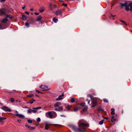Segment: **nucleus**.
Returning a JSON list of instances; mask_svg holds the SVG:
<instances>
[{
    "label": "nucleus",
    "instance_id": "7ed1b4c3",
    "mask_svg": "<svg viewBox=\"0 0 132 132\" xmlns=\"http://www.w3.org/2000/svg\"><path fill=\"white\" fill-rule=\"evenodd\" d=\"M126 10L127 12L129 10L132 11V3H128L127 6L126 8Z\"/></svg>",
    "mask_w": 132,
    "mask_h": 132
},
{
    "label": "nucleus",
    "instance_id": "423d86ee",
    "mask_svg": "<svg viewBox=\"0 0 132 132\" xmlns=\"http://www.w3.org/2000/svg\"><path fill=\"white\" fill-rule=\"evenodd\" d=\"M119 4L120 5V6L121 8H122L124 7H125V9L127 7L128 3L125 2V3L123 4L121 3H119Z\"/></svg>",
    "mask_w": 132,
    "mask_h": 132
},
{
    "label": "nucleus",
    "instance_id": "5701e85b",
    "mask_svg": "<svg viewBox=\"0 0 132 132\" xmlns=\"http://www.w3.org/2000/svg\"><path fill=\"white\" fill-rule=\"evenodd\" d=\"M22 19L23 20H25L27 19L26 16L24 15H22Z\"/></svg>",
    "mask_w": 132,
    "mask_h": 132
},
{
    "label": "nucleus",
    "instance_id": "bb28decb",
    "mask_svg": "<svg viewBox=\"0 0 132 132\" xmlns=\"http://www.w3.org/2000/svg\"><path fill=\"white\" fill-rule=\"evenodd\" d=\"M42 108L41 107H36V108L33 107V108H32V109H35V110H37V109H40Z\"/></svg>",
    "mask_w": 132,
    "mask_h": 132
},
{
    "label": "nucleus",
    "instance_id": "6e6552de",
    "mask_svg": "<svg viewBox=\"0 0 132 132\" xmlns=\"http://www.w3.org/2000/svg\"><path fill=\"white\" fill-rule=\"evenodd\" d=\"M63 10L62 9L57 10L56 11L55 14L56 15H60L62 13Z\"/></svg>",
    "mask_w": 132,
    "mask_h": 132
},
{
    "label": "nucleus",
    "instance_id": "7c9ffc66",
    "mask_svg": "<svg viewBox=\"0 0 132 132\" xmlns=\"http://www.w3.org/2000/svg\"><path fill=\"white\" fill-rule=\"evenodd\" d=\"M97 110H98V111H103V109H102L101 107H99L98 108Z\"/></svg>",
    "mask_w": 132,
    "mask_h": 132
},
{
    "label": "nucleus",
    "instance_id": "4be33fe9",
    "mask_svg": "<svg viewBox=\"0 0 132 132\" xmlns=\"http://www.w3.org/2000/svg\"><path fill=\"white\" fill-rule=\"evenodd\" d=\"M6 18H9L10 19H11L13 18V16L10 15H7L6 16Z\"/></svg>",
    "mask_w": 132,
    "mask_h": 132
},
{
    "label": "nucleus",
    "instance_id": "c85d7f7f",
    "mask_svg": "<svg viewBox=\"0 0 132 132\" xmlns=\"http://www.w3.org/2000/svg\"><path fill=\"white\" fill-rule=\"evenodd\" d=\"M34 96V95L33 94H31L29 95H27V97H28L30 98H32Z\"/></svg>",
    "mask_w": 132,
    "mask_h": 132
},
{
    "label": "nucleus",
    "instance_id": "0eeeda50",
    "mask_svg": "<svg viewBox=\"0 0 132 132\" xmlns=\"http://www.w3.org/2000/svg\"><path fill=\"white\" fill-rule=\"evenodd\" d=\"M4 10H5L4 9H0V15H5L6 14Z\"/></svg>",
    "mask_w": 132,
    "mask_h": 132
},
{
    "label": "nucleus",
    "instance_id": "de8ad7c7",
    "mask_svg": "<svg viewBox=\"0 0 132 132\" xmlns=\"http://www.w3.org/2000/svg\"><path fill=\"white\" fill-rule=\"evenodd\" d=\"M4 29V28H2V25L0 23V29Z\"/></svg>",
    "mask_w": 132,
    "mask_h": 132
},
{
    "label": "nucleus",
    "instance_id": "20e7f679",
    "mask_svg": "<svg viewBox=\"0 0 132 132\" xmlns=\"http://www.w3.org/2000/svg\"><path fill=\"white\" fill-rule=\"evenodd\" d=\"M92 103L93 104V105L92 106V107H94L96 105L97 103L96 98L94 97L93 99V100H92Z\"/></svg>",
    "mask_w": 132,
    "mask_h": 132
},
{
    "label": "nucleus",
    "instance_id": "2f4dec72",
    "mask_svg": "<svg viewBox=\"0 0 132 132\" xmlns=\"http://www.w3.org/2000/svg\"><path fill=\"white\" fill-rule=\"evenodd\" d=\"M104 121V120H101L99 122V124L101 125H102Z\"/></svg>",
    "mask_w": 132,
    "mask_h": 132
},
{
    "label": "nucleus",
    "instance_id": "9d476101",
    "mask_svg": "<svg viewBox=\"0 0 132 132\" xmlns=\"http://www.w3.org/2000/svg\"><path fill=\"white\" fill-rule=\"evenodd\" d=\"M45 128L46 130H48L49 128V126L51 125L50 124H48L47 122H45Z\"/></svg>",
    "mask_w": 132,
    "mask_h": 132
},
{
    "label": "nucleus",
    "instance_id": "6e6d98bb",
    "mask_svg": "<svg viewBox=\"0 0 132 132\" xmlns=\"http://www.w3.org/2000/svg\"><path fill=\"white\" fill-rule=\"evenodd\" d=\"M111 16H112V17H115L116 16V15H113L112 14H111Z\"/></svg>",
    "mask_w": 132,
    "mask_h": 132
},
{
    "label": "nucleus",
    "instance_id": "a211bd4d",
    "mask_svg": "<svg viewBox=\"0 0 132 132\" xmlns=\"http://www.w3.org/2000/svg\"><path fill=\"white\" fill-rule=\"evenodd\" d=\"M35 101H36L35 100H34L33 98H32V100H30V102H27V103H30V104H32L33 103V102H34Z\"/></svg>",
    "mask_w": 132,
    "mask_h": 132
},
{
    "label": "nucleus",
    "instance_id": "473e14b6",
    "mask_svg": "<svg viewBox=\"0 0 132 132\" xmlns=\"http://www.w3.org/2000/svg\"><path fill=\"white\" fill-rule=\"evenodd\" d=\"M50 9L51 10H53V7L52 6V4H50Z\"/></svg>",
    "mask_w": 132,
    "mask_h": 132
},
{
    "label": "nucleus",
    "instance_id": "39448f33",
    "mask_svg": "<svg viewBox=\"0 0 132 132\" xmlns=\"http://www.w3.org/2000/svg\"><path fill=\"white\" fill-rule=\"evenodd\" d=\"M1 109L6 111L11 112V110L10 109L5 106L1 107Z\"/></svg>",
    "mask_w": 132,
    "mask_h": 132
},
{
    "label": "nucleus",
    "instance_id": "9b49d317",
    "mask_svg": "<svg viewBox=\"0 0 132 132\" xmlns=\"http://www.w3.org/2000/svg\"><path fill=\"white\" fill-rule=\"evenodd\" d=\"M39 87L41 88L44 91H48L49 90V89H46L44 86L43 87V86L42 85L40 86Z\"/></svg>",
    "mask_w": 132,
    "mask_h": 132
},
{
    "label": "nucleus",
    "instance_id": "c03bdc74",
    "mask_svg": "<svg viewBox=\"0 0 132 132\" xmlns=\"http://www.w3.org/2000/svg\"><path fill=\"white\" fill-rule=\"evenodd\" d=\"M41 121V119L40 118L38 117L37 118V121L38 122H40Z\"/></svg>",
    "mask_w": 132,
    "mask_h": 132
},
{
    "label": "nucleus",
    "instance_id": "cd10ccee",
    "mask_svg": "<svg viewBox=\"0 0 132 132\" xmlns=\"http://www.w3.org/2000/svg\"><path fill=\"white\" fill-rule=\"evenodd\" d=\"M73 110L75 111H77L79 110V108L77 107H75L74 108Z\"/></svg>",
    "mask_w": 132,
    "mask_h": 132
},
{
    "label": "nucleus",
    "instance_id": "338daca9",
    "mask_svg": "<svg viewBox=\"0 0 132 132\" xmlns=\"http://www.w3.org/2000/svg\"><path fill=\"white\" fill-rule=\"evenodd\" d=\"M60 1L61 2H64V1H63L62 0H60Z\"/></svg>",
    "mask_w": 132,
    "mask_h": 132
},
{
    "label": "nucleus",
    "instance_id": "09e8293b",
    "mask_svg": "<svg viewBox=\"0 0 132 132\" xmlns=\"http://www.w3.org/2000/svg\"><path fill=\"white\" fill-rule=\"evenodd\" d=\"M25 126L27 127L29 129V128L30 127V126H29L27 125H25Z\"/></svg>",
    "mask_w": 132,
    "mask_h": 132
},
{
    "label": "nucleus",
    "instance_id": "a18cd8bd",
    "mask_svg": "<svg viewBox=\"0 0 132 132\" xmlns=\"http://www.w3.org/2000/svg\"><path fill=\"white\" fill-rule=\"evenodd\" d=\"M62 5L64 7H66L67 6V4H64V3H63L62 4Z\"/></svg>",
    "mask_w": 132,
    "mask_h": 132
},
{
    "label": "nucleus",
    "instance_id": "f03ea898",
    "mask_svg": "<svg viewBox=\"0 0 132 132\" xmlns=\"http://www.w3.org/2000/svg\"><path fill=\"white\" fill-rule=\"evenodd\" d=\"M46 115L47 117H48V115L49 116V118L51 119L54 118L57 116L56 113L54 111L47 112L46 113Z\"/></svg>",
    "mask_w": 132,
    "mask_h": 132
},
{
    "label": "nucleus",
    "instance_id": "72a5a7b5",
    "mask_svg": "<svg viewBox=\"0 0 132 132\" xmlns=\"http://www.w3.org/2000/svg\"><path fill=\"white\" fill-rule=\"evenodd\" d=\"M14 100L13 98H11L10 99V101L12 102H14Z\"/></svg>",
    "mask_w": 132,
    "mask_h": 132
},
{
    "label": "nucleus",
    "instance_id": "f704fd0d",
    "mask_svg": "<svg viewBox=\"0 0 132 132\" xmlns=\"http://www.w3.org/2000/svg\"><path fill=\"white\" fill-rule=\"evenodd\" d=\"M35 129V127H31V126H30L29 128V129L30 130H33Z\"/></svg>",
    "mask_w": 132,
    "mask_h": 132
},
{
    "label": "nucleus",
    "instance_id": "774afa93",
    "mask_svg": "<svg viewBox=\"0 0 132 132\" xmlns=\"http://www.w3.org/2000/svg\"><path fill=\"white\" fill-rule=\"evenodd\" d=\"M56 5H54V8H56Z\"/></svg>",
    "mask_w": 132,
    "mask_h": 132
},
{
    "label": "nucleus",
    "instance_id": "ddd939ff",
    "mask_svg": "<svg viewBox=\"0 0 132 132\" xmlns=\"http://www.w3.org/2000/svg\"><path fill=\"white\" fill-rule=\"evenodd\" d=\"M64 94L63 93L61 95H60L56 99V101H60L61 100H62L63 99V98L61 97L63 96Z\"/></svg>",
    "mask_w": 132,
    "mask_h": 132
},
{
    "label": "nucleus",
    "instance_id": "4468645a",
    "mask_svg": "<svg viewBox=\"0 0 132 132\" xmlns=\"http://www.w3.org/2000/svg\"><path fill=\"white\" fill-rule=\"evenodd\" d=\"M8 20L6 18H5L2 19L1 21V23H5Z\"/></svg>",
    "mask_w": 132,
    "mask_h": 132
},
{
    "label": "nucleus",
    "instance_id": "13d9d810",
    "mask_svg": "<svg viewBox=\"0 0 132 132\" xmlns=\"http://www.w3.org/2000/svg\"><path fill=\"white\" fill-rule=\"evenodd\" d=\"M115 5V4H112L111 5V7H112L113 6H114Z\"/></svg>",
    "mask_w": 132,
    "mask_h": 132
},
{
    "label": "nucleus",
    "instance_id": "37998d69",
    "mask_svg": "<svg viewBox=\"0 0 132 132\" xmlns=\"http://www.w3.org/2000/svg\"><path fill=\"white\" fill-rule=\"evenodd\" d=\"M87 108H88V107L87 106H85V107H84V108L83 109L84 111H86V110H87Z\"/></svg>",
    "mask_w": 132,
    "mask_h": 132
},
{
    "label": "nucleus",
    "instance_id": "dca6fc26",
    "mask_svg": "<svg viewBox=\"0 0 132 132\" xmlns=\"http://www.w3.org/2000/svg\"><path fill=\"white\" fill-rule=\"evenodd\" d=\"M116 117H115L114 116H112V117L111 121L112 122L115 121L116 120Z\"/></svg>",
    "mask_w": 132,
    "mask_h": 132
},
{
    "label": "nucleus",
    "instance_id": "e433bc0d",
    "mask_svg": "<svg viewBox=\"0 0 132 132\" xmlns=\"http://www.w3.org/2000/svg\"><path fill=\"white\" fill-rule=\"evenodd\" d=\"M32 111L34 113H36L37 112V111L36 110L34 109L32 110Z\"/></svg>",
    "mask_w": 132,
    "mask_h": 132
},
{
    "label": "nucleus",
    "instance_id": "3c124183",
    "mask_svg": "<svg viewBox=\"0 0 132 132\" xmlns=\"http://www.w3.org/2000/svg\"><path fill=\"white\" fill-rule=\"evenodd\" d=\"M6 0H0V2H5Z\"/></svg>",
    "mask_w": 132,
    "mask_h": 132
},
{
    "label": "nucleus",
    "instance_id": "e2e57ef3",
    "mask_svg": "<svg viewBox=\"0 0 132 132\" xmlns=\"http://www.w3.org/2000/svg\"><path fill=\"white\" fill-rule=\"evenodd\" d=\"M61 117H65V116H64V115H61Z\"/></svg>",
    "mask_w": 132,
    "mask_h": 132
},
{
    "label": "nucleus",
    "instance_id": "412c9836",
    "mask_svg": "<svg viewBox=\"0 0 132 132\" xmlns=\"http://www.w3.org/2000/svg\"><path fill=\"white\" fill-rule=\"evenodd\" d=\"M111 114L112 115H114L115 114L114 111L115 110L113 108H112L111 109Z\"/></svg>",
    "mask_w": 132,
    "mask_h": 132
},
{
    "label": "nucleus",
    "instance_id": "603ef678",
    "mask_svg": "<svg viewBox=\"0 0 132 132\" xmlns=\"http://www.w3.org/2000/svg\"><path fill=\"white\" fill-rule=\"evenodd\" d=\"M25 13H26L28 15H29V13L27 11H25Z\"/></svg>",
    "mask_w": 132,
    "mask_h": 132
},
{
    "label": "nucleus",
    "instance_id": "c9c22d12",
    "mask_svg": "<svg viewBox=\"0 0 132 132\" xmlns=\"http://www.w3.org/2000/svg\"><path fill=\"white\" fill-rule=\"evenodd\" d=\"M120 21L121 22L125 24V25L126 26H127V24L126 23V22L125 21H124L122 20H120Z\"/></svg>",
    "mask_w": 132,
    "mask_h": 132
},
{
    "label": "nucleus",
    "instance_id": "a878e982",
    "mask_svg": "<svg viewBox=\"0 0 132 132\" xmlns=\"http://www.w3.org/2000/svg\"><path fill=\"white\" fill-rule=\"evenodd\" d=\"M103 102L105 103H108L109 101L106 99L104 98L103 99Z\"/></svg>",
    "mask_w": 132,
    "mask_h": 132
},
{
    "label": "nucleus",
    "instance_id": "4d7b16f0",
    "mask_svg": "<svg viewBox=\"0 0 132 132\" xmlns=\"http://www.w3.org/2000/svg\"><path fill=\"white\" fill-rule=\"evenodd\" d=\"M104 118L106 119L107 120H108L109 119V118L108 117H105Z\"/></svg>",
    "mask_w": 132,
    "mask_h": 132
},
{
    "label": "nucleus",
    "instance_id": "6ab92c4d",
    "mask_svg": "<svg viewBox=\"0 0 132 132\" xmlns=\"http://www.w3.org/2000/svg\"><path fill=\"white\" fill-rule=\"evenodd\" d=\"M44 10V8L43 7H42L39 9V11L40 12H42Z\"/></svg>",
    "mask_w": 132,
    "mask_h": 132
},
{
    "label": "nucleus",
    "instance_id": "4c0bfd02",
    "mask_svg": "<svg viewBox=\"0 0 132 132\" xmlns=\"http://www.w3.org/2000/svg\"><path fill=\"white\" fill-rule=\"evenodd\" d=\"M27 122L29 123H32V121L30 119H28L27 120Z\"/></svg>",
    "mask_w": 132,
    "mask_h": 132
},
{
    "label": "nucleus",
    "instance_id": "c756f323",
    "mask_svg": "<svg viewBox=\"0 0 132 132\" xmlns=\"http://www.w3.org/2000/svg\"><path fill=\"white\" fill-rule=\"evenodd\" d=\"M75 102V99L74 98H72L71 99V102L73 103Z\"/></svg>",
    "mask_w": 132,
    "mask_h": 132
},
{
    "label": "nucleus",
    "instance_id": "393cba45",
    "mask_svg": "<svg viewBox=\"0 0 132 132\" xmlns=\"http://www.w3.org/2000/svg\"><path fill=\"white\" fill-rule=\"evenodd\" d=\"M53 21L55 23H56L58 21V19L55 18H54L53 19Z\"/></svg>",
    "mask_w": 132,
    "mask_h": 132
},
{
    "label": "nucleus",
    "instance_id": "2eb2a0df",
    "mask_svg": "<svg viewBox=\"0 0 132 132\" xmlns=\"http://www.w3.org/2000/svg\"><path fill=\"white\" fill-rule=\"evenodd\" d=\"M63 108L62 107H60L58 108H55V110L56 111H60L63 110Z\"/></svg>",
    "mask_w": 132,
    "mask_h": 132
},
{
    "label": "nucleus",
    "instance_id": "680f3d73",
    "mask_svg": "<svg viewBox=\"0 0 132 132\" xmlns=\"http://www.w3.org/2000/svg\"><path fill=\"white\" fill-rule=\"evenodd\" d=\"M25 6H24L23 7H22V9L23 10H24V9L25 8Z\"/></svg>",
    "mask_w": 132,
    "mask_h": 132
},
{
    "label": "nucleus",
    "instance_id": "0e129e2a",
    "mask_svg": "<svg viewBox=\"0 0 132 132\" xmlns=\"http://www.w3.org/2000/svg\"><path fill=\"white\" fill-rule=\"evenodd\" d=\"M27 108V109H29V108L27 107H24L23 108Z\"/></svg>",
    "mask_w": 132,
    "mask_h": 132
},
{
    "label": "nucleus",
    "instance_id": "69168bd1",
    "mask_svg": "<svg viewBox=\"0 0 132 132\" xmlns=\"http://www.w3.org/2000/svg\"><path fill=\"white\" fill-rule=\"evenodd\" d=\"M30 10H31V11H33V9L32 8L30 9Z\"/></svg>",
    "mask_w": 132,
    "mask_h": 132
},
{
    "label": "nucleus",
    "instance_id": "bf43d9fd",
    "mask_svg": "<svg viewBox=\"0 0 132 132\" xmlns=\"http://www.w3.org/2000/svg\"><path fill=\"white\" fill-rule=\"evenodd\" d=\"M36 91L38 93H42L41 92H40V91H39L38 90H36Z\"/></svg>",
    "mask_w": 132,
    "mask_h": 132
},
{
    "label": "nucleus",
    "instance_id": "79ce46f5",
    "mask_svg": "<svg viewBox=\"0 0 132 132\" xmlns=\"http://www.w3.org/2000/svg\"><path fill=\"white\" fill-rule=\"evenodd\" d=\"M29 23L28 22H26L25 23V25L27 27H28V26L29 25Z\"/></svg>",
    "mask_w": 132,
    "mask_h": 132
},
{
    "label": "nucleus",
    "instance_id": "ea45409f",
    "mask_svg": "<svg viewBox=\"0 0 132 132\" xmlns=\"http://www.w3.org/2000/svg\"><path fill=\"white\" fill-rule=\"evenodd\" d=\"M85 105V103H81L80 104V105L82 106H84Z\"/></svg>",
    "mask_w": 132,
    "mask_h": 132
},
{
    "label": "nucleus",
    "instance_id": "49530a36",
    "mask_svg": "<svg viewBox=\"0 0 132 132\" xmlns=\"http://www.w3.org/2000/svg\"><path fill=\"white\" fill-rule=\"evenodd\" d=\"M90 98L91 100H92L94 98L93 97V95H89Z\"/></svg>",
    "mask_w": 132,
    "mask_h": 132
},
{
    "label": "nucleus",
    "instance_id": "f8f14e48",
    "mask_svg": "<svg viewBox=\"0 0 132 132\" xmlns=\"http://www.w3.org/2000/svg\"><path fill=\"white\" fill-rule=\"evenodd\" d=\"M15 116L21 118H24V116L23 115L21 114H19L18 113L16 114Z\"/></svg>",
    "mask_w": 132,
    "mask_h": 132
},
{
    "label": "nucleus",
    "instance_id": "f257e3e1",
    "mask_svg": "<svg viewBox=\"0 0 132 132\" xmlns=\"http://www.w3.org/2000/svg\"><path fill=\"white\" fill-rule=\"evenodd\" d=\"M84 121L83 120H79L78 123V125L79 128L73 126L72 127V130L76 132H84L86 129L85 127H88L89 126V125L88 123H84Z\"/></svg>",
    "mask_w": 132,
    "mask_h": 132
},
{
    "label": "nucleus",
    "instance_id": "f3484780",
    "mask_svg": "<svg viewBox=\"0 0 132 132\" xmlns=\"http://www.w3.org/2000/svg\"><path fill=\"white\" fill-rule=\"evenodd\" d=\"M61 104V103L60 102H57L55 104L54 106L55 107H58Z\"/></svg>",
    "mask_w": 132,
    "mask_h": 132
},
{
    "label": "nucleus",
    "instance_id": "5fc2aeb1",
    "mask_svg": "<svg viewBox=\"0 0 132 132\" xmlns=\"http://www.w3.org/2000/svg\"><path fill=\"white\" fill-rule=\"evenodd\" d=\"M44 86L45 87V88L46 89H47V88L48 87V86H47L44 85Z\"/></svg>",
    "mask_w": 132,
    "mask_h": 132
},
{
    "label": "nucleus",
    "instance_id": "58836bf2",
    "mask_svg": "<svg viewBox=\"0 0 132 132\" xmlns=\"http://www.w3.org/2000/svg\"><path fill=\"white\" fill-rule=\"evenodd\" d=\"M31 112H32V110H31L30 109L28 110L27 111V113H28L29 114L31 113Z\"/></svg>",
    "mask_w": 132,
    "mask_h": 132
},
{
    "label": "nucleus",
    "instance_id": "864d4df0",
    "mask_svg": "<svg viewBox=\"0 0 132 132\" xmlns=\"http://www.w3.org/2000/svg\"><path fill=\"white\" fill-rule=\"evenodd\" d=\"M17 121L18 122H19V123H20V121H21V119H18L17 120Z\"/></svg>",
    "mask_w": 132,
    "mask_h": 132
},
{
    "label": "nucleus",
    "instance_id": "8fccbe9b",
    "mask_svg": "<svg viewBox=\"0 0 132 132\" xmlns=\"http://www.w3.org/2000/svg\"><path fill=\"white\" fill-rule=\"evenodd\" d=\"M39 13H37L36 12H35L34 13L36 15H38L39 14Z\"/></svg>",
    "mask_w": 132,
    "mask_h": 132
},
{
    "label": "nucleus",
    "instance_id": "a19ab883",
    "mask_svg": "<svg viewBox=\"0 0 132 132\" xmlns=\"http://www.w3.org/2000/svg\"><path fill=\"white\" fill-rule=\"evenodd\" d=\"M71 106L70 105H68L66 107V108L68 110H70V108L71 107Z\"/></svg>",
    "mask_w": 132,
    "mask_h": 132
},
{
    "label": "nucleus",
    "instance_id": "1a4fd4ad",
    "mask_svg": "<svg viewBox=\"0 0 132 132\" xmlns=\"http://www.w3.org/2000/svg\"><path fill=\"white\" fill-rule=\"evenodd\" d=\"M28 22L30 24H33L34 22V20L32 18H30L29 20H27Z\"/></svg>",
    "mask_w": 132,
    "mask_h": 132
},
{
    "label": "nucleus",
    "instance_id": "b1692460",
    "mask_svg": "<svg viewBox=\"0 0 132 132\" xmlns=\"http://www.w3.org/2000/svg\"><path fill=\"white\" fill-rule=\"evenodd\" d=\"M6 119V118L4 117H0V121H2L3 120H4Z\"/></svg>",
    "mask_w": 132,
    "mask_h": 132
},
{
    "label": "nucleus",
    "instance_id": "aec40b11",
    "mask_svg": "<svg viewBox=\"0 0 132 132\" xmlns=\"http://www.w3.org/2000/svg\"><path fill=\"white\" fill-rule=\"evenodd\" d=\"M42 18L41 16L39 15L37 18L36 20V21H40L42 19Z\"/></svg>",
    "mask_w": 132,
    "mask_h": 132
},
{
    "label": "nucleus",
    "instance_id": "052dcab7",
    "mask_svg": "<svg viewBox=\"0 0 132 132\" xmlns=\"http://www.w3.org/2000/svg\"><path fill=\"white\" fill-rule=\"evenodd\" d=\"M90 100H88V104H89L90 103Z\"/></svg>",
    "mask_w": 132,
    "mask_h": 132
}]
</instances>
